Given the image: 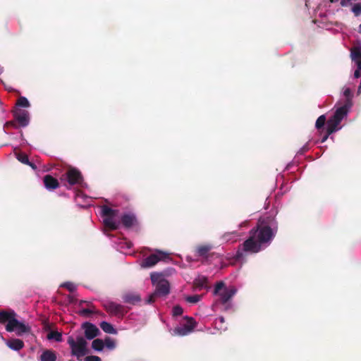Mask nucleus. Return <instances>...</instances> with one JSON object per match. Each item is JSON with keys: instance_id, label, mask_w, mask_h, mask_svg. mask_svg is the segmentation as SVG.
Wrapping results in <instances>:
<instances>
[{"instance_id": "nucleus-23", "label": "nucleus", "mask_w": 361, "mask_h": 361, "mask_svg": "<svg viewBox=\"0 0 361 361\" xmlns=\"http://www.w3.org/2000/svg\"><path fill=\"white\" fill-rule=\"evenodd\" d=\"M92 348L97 351H102L104 348V343L102 339L96 338L92 342Z\"/></svg>"}, {"instance_id": "nucleus-40", "label": "nucleus", "mask_w": 361, "mask_h": 361, "mask_svg": "<svg viewBox=\"0 0 361 361\" xmlns=\"http://www.w3.org/2000/svg\"><path fill=\"white\" fill-rule=\"evenodd\" d=\"M349 3L350 2L347 0H341V6H343V7L348 6Z\"/></svg>"}, {"instance_id": "nucleus-8", "label": "nucleus", "mask_w": 361, "mask_h": 361, "mask_svg": "<svg viewBox=\"0 0 361 361\" xmlns=\"http://www.w3.org/2000/svg\"><path fill=\"white\" fill-rule=\"evenodd\" d=\"M235 287L226 288L224 281H219L216 283L214 294L219 296L222 304H226L236 293Z\"/></svg>"}, {"instance_id": "nucleus-4", "label": "nucleus", "mask_w": 361, "mask_h": 361, "mask_svg": "<svg viewBox=\"0 0 361 361\" xmlns=\"http://www.w3.org/2000/svg\"><path fill=\"white\" fill-rule=\"evenodd\" d=\"M151 281L153 286H155V290L152 293L147 300V303H152L157 298L165 297L170 293V283L161 274L152 273Z\"/></svg>"}, {"instance_id": "nucleus-14", "label": "nucleus", "mask_w": 361, "mask_h": 361, "mask_svg": "<svg viewBox=\"0 0 361 361\" xmlns=\"http://www.w3.org/2000/svg\"><path fill=\"white\" fill-rule=\"evenodd\" d=\"M13 116L20 127H25L29 124V113L25 110L17 109L14 111Z\"/></svg>"}, {"instance_id": "nucleus-31", "label": "nucleus", "mask_w": 361, "mask_h": 361, "mask_svg": "<svg viewBox=\"0 0 361 361\" xmlns=\"http://www.w3.org/2000/svg\"><path fill=\"white\" fill-rule=\"evenodd\" d=\"M93 313H99V312H95V311L88 309V308H84L78 312V314L80 316H85V317H87L88 315L93 314Z\"/></svg>"}, {"instance_id": "nucleus-30", "label": "nucleus", "mask_w": 361, "mask_h": 361, "mask_svg": "<svg viewBox=\"0 0 361 361\" xmlns=\"http://www.w3.org/2000/svg\"><path fill=\"white\" fill-rule=\"evenodd\" d=\"M17 159L24 164H30L28 156L25 153H18L16 154Z\"/></svg>"}, {"instance_id": "nucleus-41", "label": "nucleus", "mask_w": 361, "mask_h": 361, "mask_svg": "<svg viewBox=\"0 0 361 361\" xmlns=\"http://www.w3.org/2000/svg\"><path fill=\"white\" fill-rule=\"evenodd\" d=\"M27 165L30 166L32 169H37L36 165L30 161V164H27Z\"/></svg>"}, {"instance_id": "nucleus-29", "label": "nucleus", "mask_w": 361, "mask_h": 361, "mask_svg": "<svg viewBox=\"0 0 361 361\" xmlns=\"http://www.w3.org/2000/svg\"><path fill=\"white\" fill-rule=\"evenodd\" d=\"M201 295H188L185 298V300L188 302L195 304L197 303L200 300L202 299Z\"/></svg>"}, {"instance_id": "nucleus-20", "label": "nucleus", "mask_w": 361, "mask_h": 361, "mask_svg": "<svg viewBox=\"0 0 361 361\" xmlns=\"http://www.w3.org/2000/svg\"><path fill=\"white\" fill-rule=\"evenodd\" d=\"M194 286L199 290L207 288L208 279L204 276H199L194 280Z\"/></svg>"}, {"instance_id": "nucleus-36", "label": "nucleus", "mask_w": 361, "mask_h": 361, "mask_svg": "<svg viewBox=\"0 0 361 361\" xmlns=\"http://www.w3.org/2000/svg\"><path fill=\"white\" fill-rule=\"evenodd\" d=\"M84 361H102V359L96 355H88L85 357Z\"/></svg>"}, {"instance_id": "nucleus-43", "label": "nucleus", "mask_w": 361, "mask_h": 361, "mask_svg": "<svg viewBox=\"0 0 361 361\" xmlns=\"http://www.w3.org/2000/svg\"><path fill=\"white\" fill-rule=\"evenodd\" d=\"M359 32L361 33V24L359 25Z\"/></svg>"}, {"instance_id": "nucleus-12", "label": "nucleus", "mask_w": 361, "mask_h": 361, "mask_svg": "<svg viewBox=\"0 0 361 361\" xmlns=\"http://www.w3.org/2000/svg\"><path fill=\"white\" fill-rule=\"evenodd\" d=\"M187 322L180 326L176 327L173 331V335L184 336L190 334L196 326V322L192 317H186Z\"/></svg>"}, {"instance_id": "nucleus-45", "label": "nucleus", "mask_w": 361, "mask_h": 361, "mask_svg": "<svg viewBox=\"0 0 361 361\" xmlns=\"http://www.w3.org/2000/svg\"><path fill=\"white\" fill-rule=\"evenodd\" d=\"M84 302H85V301L81 300V301H80V305H81V304H84Z\"/></svg>"}, {"instance_id": "nucleus-6", "label": "nucleus", "mask_w": 361, "mask_h": 361, "mask_svg": "<svg viewBox=\"0 0 361 361\" xmlns=\"http://www.w3.org/2000/svg\"><path fill=\"white\" fill-rule=\"evenodd\" d=\"M350 108L351 106L349 104H343L336 110L334 114L326 122L329 126L330 133H334L341 128L340 123L343 118L347 116Z\"/></svg>"}, {"instance_id": "nucleus-26", "label": "nucleus", "mask_w": 361, "mask_h": 361, "mask_svg": "<svg viewBox=\"0 0 361 361\" xmlns=\"http://www.w3.org/2000/svg\"><path fill=\"white\" fill-rule=\"evenodd\" d=\"M326 116L324 115L320 116L316 121L315 127L317 130H324L323 128L326 123Z\"/></svg>"}, {"instance_id": "nucleus-27", "label": "nucleus", "mask_w": 361, "mask_h": 361, "mask_svg": "<svg viewBox=\"0 0 361 361\" xmlns=\"http://www.w3.org/2000/svg\"><path fill=\"white\" fill-rule=\"evenodd\" d=\"M104 346L109 350H114L116 348V341L110 337H106L104 341Z\"/></svg>"}, {"instance_id": "nucleus-18", "label": "nucleus", "mask_w": 361, "mask_h": 361, "mask_svg": "<svg viewBox=\"0 0 361 361\" xmlns=\"http://www.w3.org/2000/svg\"><path fill=\"white\" fill-rule=\"evenodd\" d=\"M212 249L210 245H200L196 247L195 252L197 257H207L209 251Z\"/></svg>"}, {"instance_id": "nucleus-9", "label": "nucleus", "mask_w": 361, "mask_h": 361, "mask_svg": "<svg viewBox=\"0 0 361 361\" xmlns=\"http://www.w3.org/2000/svg\"><path fill=\"white\" fill-rule=\"evenodd\" d=\"M61 180H65L69 186L80 185L83 182V177L81 172L76 168L70 167L61 177Z\"/></svg>"}, {"instance_id": "nucleus-39", "label": "nucleus", "mask_w": 361, "mask_h": 361, "mask_svg": "<svg viewBox=\"0 0 361 361\" xmlns=\"http://www.w3.org/2000/svg\"><path fill=\"white\" fill-rule=\"evenodd\" d=\"M236 235V233L235 232H233V233H225L224 235H223V238L224 240H230V238H228L229 235Z\"/></svg>"}, {"instance_id": "nucleus-13", "label": "nucleus", "mask_w": 361, "mask_h": 361, "mask_svg": "<svg viewBox=\"0 0 361 361\" xmlns=\"http://www.w3.org/2000/svg\"><path fill=\"white\" fill-rule=\"evenodd\" d=\"M81 327L84 330L85 337L87 340L94 339L100 334L99 329L94 324L89 322H84Z\"/></svg>"}, {"instance_id": "nucleus-34", "label": "nucleus", "mask_w": 361, "mask_h": 361, "mask_svg": "<svg viewBox=\"0 0 361 361\" xmlns=\"http://www.w3.org/2000/svg\"><path fill=\"white\" fill-rule=\"evenodd\" d=\"M18 126H19V124L18 125L17 124V121L16 119H15V121H10L6 122L4 126V127L6 128H8L9 127L18 128Z\"/></svg>"}, {"instance_id": "nucleus-35", "label": "nucleus", "mask_w": 361, "mask_h": 361, "mask_svg": "<svg viewBox=\"0 0 361 361\" xmlns=\"http://www.w3.org/2000/svg\"><path fill=\"white\" fill-rule=\"evenodd\" d=\"M62 286L66 288L70 292H73L75 290V286L71 282L64 283Z\"/></svg>"}, {"instance_id": "nucleus-19", "label": "nucleus", "mask_w": 361, "mask_h": 361, "mask_svg": "<svg viewBox=\"0 0 361 361\" xmlns=\"http://www.w3.org/2000/svg\"><path fill=\"white\" fill-rule=\"evenodd\" d=\"M7 346L13 350H20L24 347V343L18 338H13L7 341Z\"/></svg>"}, {"instance_id": "nucleus-38", "label": "nucleus", "mask_w": 361, "mask_h": 361, "mask_svg": "<svg viewBox=\"0 0 361 361\" xmlns=\"http://www.w3.org/2000/svg\"><path fill=\"white\" fill-rule=\"evenodd\" d=\"M269 219V217H267V219ZM273 220L275 221V222L277 224L276 221L274 218H271L270 220L263 221L260 224H258L257 226L271 225V223L272 222Z\"/></svg>"}, {"instance_id": "nucleus-22", "label": "nucleus", "mask_w": 361, "mask_h": 361, "mask_svg": "<svg viewBox=\"0 0 361 361\" xmlns=\"http://www.w3.org/2000/svg\"><path fill=\"white\" fill-rule=\"evenodd\" d=\"M101 329L107 334H116V330L114 328L113 325L107 322H102L100 323Z\"/></svg>"}, {"instance_id": "nucleus-16", "label": "nucleus", "mask_w": 361, "mask_h": 361, "mask_svg": "<svg viewBox=\"0 0 361 361\" xmlns=\"http://www.w3.org/2000/svg\"><path fill=\"white\" fill-rule=\"evenodd\" d=\"M122 299L124 302L133 305H135L141 301L140 295L134 293H126L123 294Z\"/></svg>"}, {"instance_id": "nucleus-1", "label": "nucleus", "mask_w": 361, "mask_h": 361, "mask_svg": "<svg viewBox=\"0 0 361 361\" xmlns=\"http://www.w3.org/2000/svg\"><path fill=\"white\" fill-rule=\"evenodd\" d=\"M276 223L272 221L271 225H260L249 231V237L239 247L235 254V259L244 261L245 253L256 254L259 252L263 247L269 245L275 237Z\"/></svg>"}, {"instance_id": "nucleus-21", "label": "nucleus", "mask_w": 361, "mask_h": 361, "mask_svg": "<svg viewBox=\"0 0 361 361\" xmlns=\"http://www.w3.org/2000/svg\"><path fill=\"white\" fill-rule=\"evenodd\" d=\"M56 354L54 350H45L40 355V361H56Z\"/></svg>"}, {"instance_id": "nucleus-7", "label": "nucleus", "mask_w": 361, "mask_h": 361, "mask_svg": "<svg viewBox=\"0 0 361 361\" xmlns=\"http://www.w3.org/2000/svg\"><path fill=\"white\" fill-rule=\"evenodd\" d=\"M350 108L351 106L349 104H343L336 110L334 114L326 122L329 126L330 133H334L341 128L340 123L343 118L347 116Z\"/></svg>"}, {"instance_id": "nucleus-5", "label": "nucleus", "mask_w": 361, "mask_h": 361, "mask_svg": "<svg viewBox=\"0 0 361 361\" xmlns=\"http://www.w3.org/2000/svg\"><path fill=\"white\" fill-rule=\"evenodd\" d=\"M67 343L71 349V355L75 356L79 361H81L82 357L90 352L87 348V342L82 336H78L76 340L73 336H69Z\"/></svg>"}, {"instance_id": "nucleus-37", "label": "nucleus", "mask_w": 361, "mask_h": 361, "mask_svg": "<svg viewBox=\"0 0 361 361\" xmlns=\"http://www.w3.org/2000/svg\"><path fill=\"white\" fill-rule=\"evenodd\" d=\"M332 133H333L329 132V126L326 123V132L324 137L322 138L321 142H324L328 139L329 136Z\"/></svg>"}, {"instance_id": "nucleus-44", "label": "nucleus", "mask_w": 361, "mask_h": 361, "mask_svg": "<svg viewBox=\"0 0 361 361\" xmlns=\"http://www.w3.org/2000/svg\"><path fill=\"white\" fill-rule=\"evenodd\" d=\"M330 1H331V2L334 3V2L338 1V0H330Z\"/></svg>"}, {"instance_id": "nucleus-32", "label": "nucleus", "mask_w": 361, "mask_h": 361, "mask_svg": "<svg viewBox=\"0 0 361 361\" xmlns=\"http://www.w3.org/2000/svg\"><path fill=\"white\" fill-rule=\"evenodd\" d=\"M352 11L355 16L361 15V3L355 4L352 8Z\"/></svg>"}, {"instance_id": "nucleus-3", "label": "nucleus", "mask_w": 361, "mask_h": 361, "mask_svg": "<svg viewBox=\"0 0 361 361\" xmlns=\"http://www.w3.org/2000/svg\"><path fill=\"white\" fill-rule=\"evenodd\" d=\"M16 317V313L13 310H0V324H6L5 329L8 332L15 331L18 336L30 334V326L18 321Z\"/></svg>"}, {"instance_id": "nucleus-42", "label": "nucleus", "mask_w": 361, "mask_h": 361, "mask_svg": "<svg viewBox=\"0 0 361 361\" xmlns=\"http://www.w3.org/2000/svg\"><path fill=\"white\" fill-rule=\"evenodd\" d=\"M219 322L220 323L223 324L224 322V318L223 317H220L219 319H216V322Z\"/></svg>"}, {"instance_id": "nucleus-28", "label": "nucleus", "mask_w": 361, "mask_h": 361, "mask_svg": "<svg viewBox=\"0 0 361 361\" xmlns=\"http://www.w3.org/2000/svg\"><path fill=\"white\" fill-rule=\"evenodd\" d=\"M16 105L20 107H29L30 106L29 101L25 97H20L17 100Z\"/></svg>"}, {"instance_id": "nucleus-2", "label": "nucleus", "mask_w": 361, "mask_h": 361, "mask_svg": "<svg viewBox=\"0 0 361 361\" xmlns=\"http://www.w3.org/2000/svg\"><path fill=\"white\" fill-rule=\"evenodd\" d=\"M118 210L113 209L108 206L104 205L102 207V215L104 217V226L111 231L119 228L122 225L126 229H130L138 226V221L136 215L132 212H126L121 216L119 221H114V217L118 214Z\"/></svg>"}, {"instance_id": "nucleus-24", "label": "nucleus", "mask_w": 361, "mask_h": 361, "mask_svg": "<svg viewBox=\"0 0 361 361\" xmlns=\"http://www.w3.org/2000/svg\"><path fill=\"white\" fill-rule=\"evenodd\" d=\"M47 338L49 340H54L57 342H61L62 341V334L57 331H51L47 334Z\"/></svg>"}, {"instance_id": "nucleus-17", "label": "nucleus", "mask_w": 361, "mask_h": 361, "mask_svg": "<svg viewBox=\"0 0 361 361\" xmlns=\"http://www.w3.org/2000/svg\"><path fill=\"white\" fill-rule=\"evenodd\" d=\"M350 57L360 68L361 67V46L353 47L350 49Z\"/></svg>"}, {"instance_id": "nucleus-33", "label": "nucleus", "mask_w": 361, "mask_h": 361, "mask_svg": "<svg viewBox=\"0 0 361 361\" xmlns=\"http://www.w3.org/2000/svg\"><path fill=\"white\" fill-rule=\"evenodd\" d=\"M183 310L180 305H176L173 307V316H180L183 314Z\"/></svg>"}, {"instance_id": "nucleus-10", "label": "nucleus", "mask_w": 361, "mask_h": 361, "mask_svg": "<svg viewBox=\"0 0 361 361\" xmlns=\"http://www.w3.org/2000/svg\"><path fill=\"white\" fill-rule=\"evenodd\" d=\"M169 259L170 257L169 254L157 250L155 253L144 259L141 263V267L143 268H149L157 264L159 261H166Z\"/></svg>"}, {"instance_id": "nucleus-25", "label": "nucleus", "mask_w": 361, "mask_h": 361, "mask_svg": "<svg viewBox=\"0 0 361 361\" xmlns=\"http://www.w3.org/2000/svg\"><path fill=\"white\" fill-rule=\"evenodd\" d=\"M343 95L345 97V100L344 104H349V106H352L353 105V93L350 88H345L343 91Z\"/></svg>"}, {"instance_id": "nucleus-11", "label": "nucleus", "mask_w": 361, "mask_h": 361, "mask_svg": "<svg viewBox=\"0 0 361 361\" xmlns=\"http://www.w3.org/2000/svg\"><path fill=\"white\" fill-rule=\"evenodd\" d=\"M102 306L110 314L121 317L127 314L128 311L124 306L111 301L103 302Z\"/></svg>"}, {"instance_id": "nucleus-15", "label": "nucleus", "mask_w": 361, "mask_h": 361, "mask_svg": "<svg viewBox=\"0 0 361 361\" xmlns=\"http://www.w3.org/2000/svg\"><path fill=\"white\" fill-rule=\"evenodd\" d=\"M44 187L49 190H56L59 187V180L51 175H46L43 178Z\"/></svg>"}]
</instances>
